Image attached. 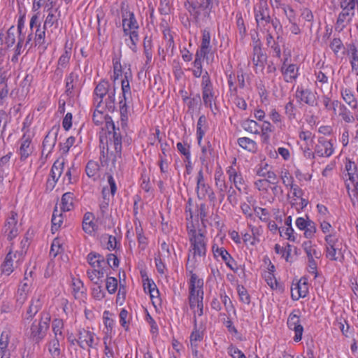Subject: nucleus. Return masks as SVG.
<instances>
[{
  "label": "nucleus",
  "instance_id": "nucleus-1",
  "mask_svg": "<svg viewBox=\"0 0 358 358\" xmlns=\"http://www.w3.org/2000/svg\"><path fill=\"white\" fill-rule=\"evenodd\" d=\"M187 231L190 243L187 262L188 268L192 270L194 263H199L201 258L206 257L207 239L200 229H196L192 221H188Z\"/></svg>",
  "mask_w": 358,
  "mask_h": 358
},
{
  "label": "nucleus",
  "instance_id": "nucleus-2",
  "mask_svg": "<svg viewBox=\"0 0 358 358\" xmlns=\"http://www.w3.org/2000/svg\"><path fill=\"white\" fill-rule=\"evenodd\" d=\"M121 17L125 43L134 52H136L137 44L140 40L138 34L140 27L135 14L127 8H122Z\"/></svg>",
  "mask_w": 358,
  "mask_h": 358
},
{
  "label": "nucleus",
  "instance_id": "nucleus-3",
  "mask_svg": "<svg viewBox=\"0 0 358 358\" xmlns=\"http://www.w3.org/2000/svg\"><path fill=\"white\" fill-rule=\"evenodd\" d=\"M326 242V257L331 261L343 263L345 259V249H343V241L336 233L327 234L324 237Z\"/></svg>",
  "mask_w": 358,
  "mask_h": 358
},
{
  "label": "nucleus",
  "instance_id": "nucleus-4",
  "mask_svg": "<svg viewBox=\"0 0 358 358\" xmlns=\"http://www.w3.org/2000/svg\"><path fill=\"white\" fill-rule=\"evenodd\" d=\"M41 24L39 15L38 13L33 15L29 22V28L35 36L34 43H31V46L34 43L35 46H38L43 50H45L48 48L45 39L47 29H45V27H41Z\"/></svg>",
  "mask_w": 358,
  "mask_h": 358
},
{
  "label": "nucleus",
  "instance_id": "nucleus-5",
  "mask_svg": "<svg viewBox=\"0 0 358 358\" xmlns=\"http://www.w3.org/2000/svg\"><path fill=\"white\" fill-rule=\"evenodd\" d=\"M50 315L48 313L43 312L41 314V320L38 322H34L30 329V337L34 342L40 343L45 336L49 327Z\"/></svg>",
  "mask_w": 358,
  "mask_h": 358
},
{
  "label": "nucleus",
  "instance_id": "nucleus-6",
  "mask_svg": "<svg viewBox=\"0 0 358 358\" xmlns=\"http://www.w3.org/2000/svg\"><path fill=\"white\" fill-rule=\"evenodd\" d=\"M196 192L198 198L199 199H205L208 196L210 201H215V195L210 187L206 184L202 169L199 171L196 177Z\"/></svg>",
  "mask_w": 358,
  "mask_h": 358
},
{
  "label": "nucleus",
  "instance_id": "nucleus-7",
  "mask_svg": "<svg viewBox=\"0 0 358 358\" xmlns=\"http://www.w3.org/2000/svg\"><path fill=\"white\" fill-rule=\"evenodd\" d=\"M254 13L258 27H265L269 24L270 10L266 0H259L254 6Z\"/></svg>",
  "mask_w": 358,
  "mask_h": 358
},
{
  "label": "nucleus",
  "instance_id": "nucleus-8",
  "mask_svg": "<svg viewBox=\"0 0 358 358\" xmlns=\"http://www.w3.org/2000/svg\"><path fill=\"white\" fill-rule=\"evenodd\" d=\"M20 225L17 224V214L12 211L8 217L3 232L8 241H12L20 232Z\"/></svg>",
  "mask_w": 358,
  "mask_h": 358
},
{
  "label": "nucleus",
  "instance_id": "nucleus-9",
  "mask_svg": "<svg viewBox=\"0 0 358 358\" xmlns=\"http://www.w3.org/2000/svg\"><path fill=\"white\" fill-rule=\"evenodd\" d=\"M299 313V310H294L287 318V326L295 334L293 338L295 342H299L301 340L303 332V327L301 324Z\"/></svg>",
  "mask_w": 358,
  "mask_h": 358
},
{
  "label": "nucleus",
  "instance_id": "nucleus-10",
  "mask_svg": "<svg viewBox=\"0 0 358 358\" xmlns=\"http://www.w3.org/2000/svg\"><path fill=\"white\" fill-rule=\"evenodd\" d=\"M334 152L333 143L324 137H320L315 146V153L320 157H329Z\"/></svg>",
  "mask_w": 358,
  "mask_h": 358
},
{
  "label": "nucleus",
  "instance_id": "nucleus-11",
  "mask_svg": "<svg viewBox=\"0 0 358 358\" xmlns=\"http://www.w3.org/2000/svg\"><path fill=\"white\" fill-rule=\"evenodd\" d=\"M218 4L219 0H201L198 6L193 4L191 6L192 10H189V12L194 18L198 19L200 15L199 9H201L203 12L204 16L208 17L215 6H218Z\"/></svg>",
  "mask_w": 358,
  "mask_h": 358
},
{
  "label": "nucleus",
  "instance_id": "nucleus-12",
  "mask_svg": "<svg viewBox=\"0 0 358 358\" xmlns=\"http://www.w3.org/2000/svg\"><path fill=\"white\" fill-rule=\"evenodd\" d=\"M47 12L48 15L44 21L43 27H45V29H47L49 36L50 33H53L59 27L60 11L59 8H56L55 10H47Z\"/></svg>",
  "mask_w": 358,
  "mask_h": 358
},
{
  "label": "nucleus",
  "instance_id": "nucleus-13",
  "mask_svg": "<svg viewBox=\"0 0 358 358\" xmlns=\"http://www.w3.org/2000/svg\"><path fill=\"white\" fill-rule=\"evenodd\" d=\"M64 167V163L63 162H59V160L55 162L51 168L50 178L46 182L48 189L52 190L54 189L57 182L62 176Z\"/></svg>",
  "mask_w": 358,
  "mask_h": 358
},
{
  "label": "nucleus",
  "instance_id": "nucleus-14",
  "mask_svg": "<svg viewBox=\"0 0 358 358\" xmlns=\"http://www.w3.org/2000/svg\"><path fill=\"white\" fill-rule=\"evenodd\" d=\"M115 87L112 86L108 81L101 80L95 87L94 94V102L97 103L96 107H101V103L103 102V98L106 94L109 93L111 89H115Z\"/></svg>",
  "mask_w": 358,
  "mask_h": 358
},
{
  "label": "nucleus",
  "instance_id": "nucleus-15",
  "mask_svg": "<svg viewBox=\"0 0 358 358\" xmlns=\"http://www.w3.org/2000/svg\"><path fill=\"white\" fill-rule=\"evenodd\" d=\"M296 98L299 103L303 102L310 106L317 105L315 93L312 92L310 89L298 87L296 91Z\"/></svg>",
  "mask_w": 358,
  "mask_h": 358
},
{
  "label": "nucleus",
  "instance_id": "nucleus-16",
  "mask_svg": "<svg viewBox=\"0 0 358 358\" xmlns=\"http://www.w3.org/2000/svg\"><path fill=\"white\" fill-rule=\"evenodd\" d=\"M64 339L52 338L46 344L51 358H62L64 351Z\"/></svg>",
  "mask_w": 358,
  "mask_h": 358
},
{
  "label": "nucleus",
  "instance_id": "nucleus-17",
  "mask_svg": "<svg viewBox=\"0 0 358 358\" xmlns=\"http://www.w3.org/2000/svg\"><path fill=\"white\" fill-rule=\"evenodd\" d=\"M214 256L217 258L220 257L226 265L232 271L236 268V263L231 255L223 247L219 248L217 245H213L212 248Z\"/></svg>",
  "mask_w": 358,
  "mask_h": 358
},
{
  "label": "nucleus",
  "instance_id": "nucleus-18",
  "mask_svg": "<svg viewBox=\"0 0 358 358\" xmlns=\"http://www.w3.org/2000/svg\"><path fill=\"white\" fill-rule=\"evenodd\" d=\"M287 58H285L281 66V73L284 76V80L287 83H292L298 77V67L296 64H287Z\"/></svg>",
  "mask_w": 358,
  "mask_h": 358
},
{
  "label": "nucleus",
  "instance_id": "nucleus-19",
  "mask_svg": "<svg viewBox=\"0 0 358 358\" xmlns=\"http://www.w3.org/2000/svg\"><path fill=\"white\" fill-rule=\"evenodd\" d=\"M266 59L267 56L263 52L261 47L258 45H255L253 48L252 61L256 68V72H257V70H259V71H263Z\"/></svg>",
  "mask_w": 358,
  "mask_h": 358
},
{
  "label": "nucleus",
  "instance_id": "nucleus-20",
  "mask_svg": "<svg viewBox=\"0 0 358 358\" xmlns=\"http://www.w3.org/2000/svg\"><path fill=\"white\" fill-rule=\"evenodd\" d=\"M12 246L8 253L6 255L5 259L1 264L2 273L6 275H9L15 268H17L19 265H15V261L17 259V255L13 253L12 251Z\"/></svg>",
  "mask_w": 358,
  "mask_h": 358
},
{
  "label": "nucleus",
  "instance_id": "nucleus-21",
  "mask_svg": "<svg viewBox=\"0 0 358 358\" xmlns=\"http://www.w3.org/2000/svg\"><path fill=\"white\" fill-rule=\"evenodd\" d=\"M293 300L304 298L308 293V286L306 278H301L296 284L293 285L291 289Z\"/></svg>",
  "mask_w": 358,
  "mask_h": 358
},
{
  "label": "nucleus",
  "instance_id": "nucleus-22",
  "mask_svg": "<svg viewBox=\"0 0 358 358\" xmlns=\"http://www.w3.org/2000/svg\"><path fill=\"white\" fill-rule=\"evenodd\" d=\"M355 15V11L348 10H342L338 14L335 29L338 31H341L350 24Z\"/></svg>",
  "mask_w": 358,
  "mask_h": 358
},
{
  "label": "nucleus",
  "instance_id": "nucleus-23",
  "mask_svg": "<svg viewBox=\"0 0 358 358\" xmlns=\"http://www.w3.org/2000/svg\"><path fill=\"white\" fill-rule=\"evenodd\" d=\"M95 334L92 331L85 330L80 331L79 334V345L85 349V347L94 348L96 343H95Z\"/></svg>",
  "mask_w": 358,
  "mask_h": 358
},
{
  "label": "nucleus",
  "instance_id": "nucleus-24",
  "mask_svg": "<svg viewBox=\"0 0 358 358\" xmlns=\"http://www.w3.org/2000/svg\"><path fill=\"white\" fill-rule=\"evenodd\" d=\"M94 220V215L92 213L87 212L85 213L83 220V229L89 235L94 234L97 230V225Z\"/></svg>",
  "mask_w": 358,
  "mask_h": 358
},
{
  "label": "nucleus",
  "instance_id": "nucleus-25",
  "mask_svg": "<svg viewBox=\"0 0 358 358\" xmlns=\"http://www.w3.org/2000/svg\"><path fill=\"white\" fill-rule=\"evenodd\" d=\"M199 263H194V267L192 270L188 268V262L186 264V270L189 273V289L194 290H203V281L202 279L198 278L196 273H194L195 268L198 266Z\"/></svg>",
  "mask_w": 358,
  "mask_h": 358
},
{
  "label": "nucleus",
  "instance_id": "nucleus-26",
  "mask_svg": "<svg viewBox=\"0 0 358 358\" xmlns=\"http://www.w3.org/2000/svg\"><path fill=\"white\" fill-rule=\"evenodd\" d=\"M33 148L31 145V138L24 134L20 140L19 154L22 160L26 159L32 152Z\"/></svg>",
  "mask_w": 358,
  "mask_h": 358
},
{
  "label": "nucleus",
  "instance_id": "nucleus-27",
  "mask_svg": "<svg viewBox=\"0 0 358 358\" xmlns=\"http://www.w3.org/2000/svg\"><path fill=\"white\" fill-rule=\"evenodd\" d=\"M118 105H119V110H120V115L121 129L125 133H127V129L128 127V119H129V112H128V106L127 103V100L120 99Z\"/></svg>",
  "mask_w": 358,
  "mask_h": 358
},
{
  "label": "nucleus",
  "instance_id": "nucleus-28",
  "mask_svg": "<svg viewBox=\"0 0 358 358\" xmlns=\"http://www.w3.org/2000/svg\"><path fill=\"white\" fill-rule=\"evenodd\" d=\"M42 306L41 295L34 296L31 301L26 313V319L31 320L38 312Z\"/></svg>",
  "mask_w": 358,
  "mask_h": 358
},
{
  "label": "nucleus",
  "instance_id": "nucleus-29",
  "mask_svg": "<svg viewBox=\"0 0 358 358\" xmlns=\"http://www.w3.org/2000/svg\"><path fill=\"white\" fill-rule=\"evenodd\" d=\"M115 88L111 89L109 93L106 95L101 103V107L99 108L107 110L108 112L113 113L115 110Z\"/></svg>",
  "mask_w": 358,
  "mask_h": 358
},
{
  "label": "nucleus",
  "instance_id": "nucleus-30",
  "mask_svg": "<svg viewBox=\"0 0 358 358\" xmlns=\"http://www.w3.org/2000/svg\"><path fill=\"white\" fill-rule=\"evenodd\" d=\"M111 127L113 130V143L116 152V157H121L122 153V135L120 128H116L114 122H111Z\"/></svg>",
  "mask_w": 358,
  "mask_h": 358
},
{
  "label": "nucleus",
  "instance_id": "nucleus-31",
  "mask_svg": "<svg viewBox=\"0 0 358 358\" xmlns=\"http://www.w3.org/2000/svg\"><path fill=\"white\" fill-rule=\"evenodd\" d=\"M30 289L31 287H29V282H21L15 296L16 302L18 305L22 306L26 301L30 292Z\"/></svg>",
  "mask_w": 358,
  "mask_h": 358
},
{
  "label": "nucleus",
  "instance_id": "nucleus-32",
  "mask_svg": "<svg viewBox=\"0 0 358 358\" xmlns=\"http://www.w3.org/2000/svg\"><path fill=\"white\" fill-rule=\"evenodd\" d=\"M87 260L89 264L94 268L106 266V260L103 256L96 252H90L87 256Z\"/></svg>",
  "mask_w": 358,
  "mask_h": 358
},
{
  "label": "nucleus",
  "instance_id": "nucleus-33",
  "mask_svg": "<svg viewBox=\"0 0 358 358\" xmlns=\"http://www.w3.org/2000/svg\"><path fill=\"white\" fill-rule=\"evenodd\" d=\"M124 78L121 82L122 96H120L121 100H127L128 95L131 94V88L129 85V78H131V73L129 70L124 72Z\"/></svg>",
  "mask_w": 358,
  "mask_h": 358
},
{
  "label": "nucleus",
  "instance_id": "nucleus-34",
  "mask_svg": "<svg viewBox=\"0 0 358 358\" xmlns=\"http://www.w3.org/2000/svg\"><path fill=\"white\" fill-rule=\"evenodd\" d=\"M345 170L347 172L345 177L348 176L347 179H348L352 183H354L358 179L357 164L354 162L348 159L345 164Z\"/></svg>",
  "mask_w": 358,
  "mask_h": 358
},
{
  "label": "nucleus",
  "instance_id": "nucleus-35",
  "mask_svg": "<svg viewBox=\"0 0 358 358\" xmlns=\"http://www.w3.org/2000/svg\"><path fill=\"white\" fill-rule=\"evenodd\" d=\"M57 131H53L52 130L48 132L43 142V151L47 150L48 154L52 151L57 142Z\"/></svg>",
  "mask_w": 358,
  "mask_h": 358
},
{
  "label": "nucleus",
  "instance_id": "nucleus-36",
  "mask_svg": "<svg viewBox=\"0 0 358 358\" xmlns=\"http://www.w3.org/2000/svg\"><path fill=\"white\" fill-rule=\"evenodd\" d=\"M70 58L71 52L67 50H65L63 54L59 58L56 73L59 76V77L62 76L64 69L67 68L69 66Z\"/></svg>",
  "mask_w": 358,
  "mask_h": 358
},
{
  "label": "nucleus",
  "instance_id": "nucleus-37",
  "mask_svg": "<svg viewBox=\"0 0 358 358\" xmlns=\"http://www.w3.org/2000/svg\"><path fill=\"white\" fill-rule=\"evenodd\" d=\"M100 165L98 162L90 160L85 167L87 176L96 180L99 177Z\"/></svg>",
  "mask_w": 358,
  "mask_h": 358
},
{
  "label": "nucleus",
  "instance_id": "nucleus-38",
  "mask_svg": "<svg viewBox=\"0 0 358 358\" xmlns=\"http://www.w3.org/2000/svg\"><path fill=\"white\" fill-rule=\"evenodd\" d=\"M341 95L343 99L352 109L357 108L358 101L351 90L348 88L343 89L341 90Z\"/></svg>",
  "mask_w": 358,
  "mask_h": 358
},
{
  "label": "nucleus",
  "instance_id": "nucleus-39",
  "mask_svg": "<svg viewBox=\"0 0 358 358\" xmlns=\"http://www.w3.org/2000/svg\"><path fill=\"white\" fill-rule=\"evenodd\" d=\"M210 34L207 29L202 31V39L200 50L197 52H201V55H208L210 51Z\"/></svg>",
  "mask_w": 358,
  "mask_h": 358
},
{
  "label": "nucleus",
  "instance_id": "nucleus-40",
  "mask_svg": "<svg viewBox=\"0 0 358 358\" xmlns=\"http://www.w3.org/2000/svg\"><path fill=\"white\" fill-rule=\"evenodd\" d=\"M203 290L189 289V303L191 309H194L199 303H202Z\"/></svg>",
  "mask_w": 358,
  "mask_h": 358
},
{
  "label": "nucleus",
  "instance_id": "nucleus-41",
  "mask_svg": "<svg viewBox=\"0 0 358 358\" xmlns=\"http://www.w3.org/2000/svg\"><path fill=\"white\" fill-rule=\"evenodd\" d=\"M303 248L307 255L308 259H319L321 257V252L315 245L312 244L311 241H306L303 243Z\"/></svg>",
  "mask_w": 358,
  "mask_h": 358
},
{
  "label": "nucleus",
  "instance_id": "nucleus-42",
  "mask_svg": "<svg viewBox=\"0 0 358 358\" xmlns=\"http://www.w3.org/2000/svg\"><path fill=\"white\" fill-rule=\"evenodd\" d=\"M73 208V194L71 192H66L62 195L60 203V210L70 211Z\"/></svg>",
  "mask_w": 358,
  "mask_h": 358
},
{
  "label": "nucleus",
  "instance_id": "nucleus-43",
  "mask_svg": "<svg viewBox=\"0 0 358 358\" xmlns=\"http://www.w3.org/2000/svg\"><path fill=\"white\" fill-rule=\"evenodd\" d=\"M202 99L203 104L206 107L209 108L213 113H215L213 103L215 101V96L213 88L206 89L202 90Z\"/></svg>",
  "mask_w": 358,
  "mask_h": 358
},
{
  "label": "nucleus",
  "instance_id": "nucleus-44",
  "mask_svg": "<svg viewBox=\"0 0 358 358\" xmlns=\"http://www.w3.org/2000/svg\"><path fill=\"white\" fill-rule=\"evenodd\" d=\"M78 81V75L74 72H71L66 78V94L72 96L73 95V89L75 83Z\"/></svg>",
  "mask_w": 358,
  "mask_h": 358
},
{
  "label": "nucleus",
  "instance_id": "nucleus-45",
  "mask_svg": "<svg viewBox=\"0 0 358 358\" xmlns=\"http://www.w3.org/2000/svg\"><path fill=\"white\" fill-rule=\"evenodd\" d=\"M290 189L292 192V196L290 198V204L292 207L298 208V200L303 196V191L296 184H291Z\"/></svg>",
  "mask_w": 358,
  "mask_h": 358
},
{
  "label": "nucleus",
  "instance_id": "nucleus-46",
  "mask_svg": "<svg viewBox=\"0 0 358 358\" xmlns=\"http://www.w3.org/2000/svg\"><path fill=\"white\" fill-rule=\"evenodd\" d=\"M237 141L239 146L249 152H254L257 149L256 142L248 137H241Z\"/></svg>",
  "mask_w": 358,
  "mask_h": 358
},
{
  "label": "nucleus",
  "instance_id": "nucleus-47",
  "mask_svg": "<svg viewBox=\"0 0 358 358\" xmlns=\"http://www.w3.org/2000/svg\"><path fill=\"white\" fill-rule=\"evenodd\" d=\"M72 289L76 299H81L84 296L85 289L83 282L79 279H72Z\"/></svg>",
  "mask_w": 358,
  "mask_h": 358
},
{
  "label": "nucleus",
  "instance_id": "nucleus-48",
  "mask_svg": "<svg viewBox=\"0 0 358 358\" xmlns=\"http://www.w3.org/2000/svg\"><path fill=\"white\" fill-rule=\"evenodd\" d=\"M200 145L201 148V155L200 156L199 159L202 164H207L209 158L213 155V148H212L210 142H207L206 144Z\"/></svg>",
  "mask_w": 358,
  "mask_h": 358
},
{
  "label": "nucleus",
  "instance_id": "nucleus-49",
  "mask_svg": "<svg viewBox=\"0 0 358 358\" xmlns=\"http://www.w3.org/2000/svg\"><path fill=\"white\" fill-rule=\"evenodd\" d=\"M9 343V334L6 331L2 332L0 337V355L1 358H10V355L6 354V348Z\"/></svg>",
  "mask_w": 358,
  "mask_h": 358
},
{
  "label": "nucleus",
  "instance_id": "nucleus-50",
  "mask_svg": "<svg viewBox=\"0 0 358 358\" xmlns=\"http://www.w3.org/2000/svg\"><path fill=\"white\" fill-rule=\"evenodd\" d=\"M52 331L54 333L53 338H59V339H64L62 330L64 328V322L61 319H55L52 324Z\"/></svg>",
  "mask_w": 358,
  "mask_h": 358
},
{
  "label": "nucleus",
  "instance_id": "nucleus-51",
  "mask_svg": "<svg viewBox=\"0 0 358 358\" xmlns=\"http://www.w3.org/2000/svg\"><path fill=\"white\" fill-rule=\"evenodd\" d=\"M63 223L62 211L58 210L57 207L54 209L52 216V230H57Z\"/></svg>",
  "mask_w": 358,
  "mask_h": 358
},
{
  "label": "nucleus",
  "instance_id": "nucleus-52",
  "mask_svg": "<svg viewBox=\"0 0 358 358\" xmlns=\"http://www.w3.org/2000/svg\"><path fill=\"white\" fill-rule=\"evenodd\" d=\"M29 246V239L27 237H24L20 243V250H17L15 253L17 255V259L15 261V265H20L24 259V254L26 253L27 249Z\"/></svg>",
  "mask_w": 358,
  "mask_h": 358
},
{
  "label": "nucleus",
  "instance_id": "nucleus-53",
  "mask_svg": "<svg viewBox=\"0 0 358 358\" xmlns=\"http://www.w3.org/2000/svg\"><path fill=\"white\" fill-rule=\"evenodd\" d=\"M102 196H103V201L99 204V208H100V212H101L102 216H103L108 210L110 199V196H109V192H108V187L103 188Z\"/></svg>",
  "mask_w": 358,
  "mask_h": 358
},
{
  "label": "nucleus",
  "instance_id": "nucleus-54",
  "mask_svg": "<svg viewBox=\"0 0 358 358\" xmlns=\"http://www.w3.org/2000/svg\"><path fill=\"white\" fill-rule=\"evenodd\" d=\"M268 115L271 120L279 129L283 130L285 128V124L283 122L282 115L275 109L273 108L271 110Z\"/></svg>",
  "mask_w": 358,
  "mask_h": 358
},
{
  "label": "nucleus",
  "instance_id": "nucleus-55",
  "mask_svg": "<svg viewBox=\"0 0 358 358\" xmlns=\"http://www.w3.org/2000/svg\"><path fill=\"white\" fill-rule=\"evenodd\" d=\"M242 127L244 130L250 132L252 134H259V127L258 123L252 120H244L241 124Z\"/></svg>",
  "mask_w": 358,
  "mask_h": 358
},
{
  "label": "nucleus",
  "instance_id": "nucleus-56",
  "mask_svg": "<svg viewBox=\"0 0 358 358\" xmlns=\"http://www.w3.org/2000/svg\"><path fill=\"white\" fill-rule=\"evenodd\" d=\"M339 116L346 123H352L355 121L354 115L345 105L340 106Z\"/></svg>",
  "mask_w": 358,
  "mask_h": 358
},
{
  "label": "nucleus",
  "instance_id": "nucleus-57",
  "mask_svg": "<svg viewBox=\"0 0 358 358\" xmlns=\"http://www.w3.org/2000/svg\"><path fill=\"white\" fill-rule=\"evenodd\" d=\"M203 338V331L197 328L196 321L195 320L194 328L190 335V345H198Z\"/></svg>",
  "mask_w": 358,
  "mask_h": 358
},
{
  "label": "nucleus",
  "instance_id": "nucleus-58",
  "mask_svg": "<svg viewBox=\"0 0 358 358\" xmlns=\"http://www.w3.org/2000/svg\"><path fill=\"white\" fill-rule=\"evenodd\" d=\"M113 76L112 78L113 81L115 82L119 79L120 76H122V65L120 63V59L117 56H115L113 58Z\"/></svg>",
  "mask_w": 358,
  "mask_h": 358
},
{
  "label": "nucleus",
  "instance_id": "nucleus-59",
  "mask_svg": "<svg viewBox=\"0 0 358 358\" xmlns=\"http://www.w3.org/2000/svg\"><path fill=\"white\" fill-rule=\"evenodd\" d=\"M104 345V355L108 358H113L114 357V352L112 346L111 336L106 335L103 338Z\"/></svg>",
  "mask_w": 358,
  "mask_h": 358
},
{
  "label": "nucleus",
  "instance_id": "nucleus-60",
  "mask_svg": "<svg viewBox=\"0 0 358 358\" xmlns=\"http://www.w3.org/2000/svg\"><path fill=\"white\" fill-rule=\"evenodd\" d=\"M11 155L12 153L8 152L6 155L0 158V176H3V174H8Z\"/></svg>",
  "mask_w": 358,
  "mask_h": 358
},
{
  "label": "nucleus",
  "instance_id": "nucleus-61",
  "mask_svg": "<svg viewBox=\"0 0 358 358\" xmlns=\"http://www.w3.org/2000/svg\"><path fill=\"white\" fill-rule=\"evenodd\" d=\"M215 185L221 192H224L227 190V186L226 185L224 177L221 171H216L215 173Z\"/></svg>",
  "mask_w": 358,
  "mask_h": 358
},
{
  "label": "nucleus",
  "instance_id": "nucleus-62",
  "mask_svg": "<svg viewBox=\"0 0 358 358\" xmlns=\"http://www.w3.org/2000/svg\"><path fill=\"white\" fill-rule=\"evenodd\" d=\"M206 123V118L204 116H201L197 122L196 124V136L198 139V143L199 145H201L202 138L205 134V129H203Z\"/></svg>",
  "mask_w": 358,
  "mask_h": 358
},
{
  "label": "nucleus",
  "instance_id": "nucleus-63",
  "mask_svg": "<svg viewBox=\"0 0 358 358\" xmlns=\"http://www.w3.org/2000/svg\"><path fill=\"white\" fill-rule=\"evenodd\" d=\"M220 297H221L222 303H223L228 315H229L231 312H233L235 314L236 310L234 307L232 301H231L230 298L226 294V293L224 292L223 293L220 294Z\"/></svg>",
  "mask_w": 358,
  "mask_h": 358
},
{
  "label": "nucleus",
  "instance_id": "nucleus-64",
  "mask_svg": "<svg viewBox=\"0 0 358 358\" xmlns=\"http://www.w3.org/2000/svg\"><path fill=\"white\" fill-rule=\"evenodd\" d=\"M303 231H304V236L306 238H313L317 231L315 223L311 220H309V221L308 222L305 227V229H303Z\"/></svg>",
  "mask_w": 358,
  "mask_h": 358
}]
</instances>
